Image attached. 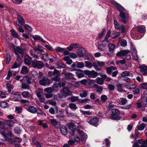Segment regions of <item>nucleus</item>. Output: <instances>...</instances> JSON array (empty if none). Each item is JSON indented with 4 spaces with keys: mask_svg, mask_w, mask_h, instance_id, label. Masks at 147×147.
Returning a JSON list of instances; mask_svg holds the SVG:
<instances>
[{
    "mask_svg": "<svg viewBox=\"0 0 147 147\" xmlns=\"http://www.w3.org/2000/svg\"><path fill=\"white\" fill-rule=\"evenodd\" d=\"M41 58L45 61H47L48 59V54L47 53L43 54Z\"/></svg>",
    "mask_w": 147,
    "mask_h": 147,
    "instance_id": "nucleus-49",
    "label": "nucleus"
},
{
    "mask_svg": "<svg viewBox=\"0 0 147 147\" xmlns=\"http://www.w3.org/2000/svg\"><path fill=\"white\" fill-rule=\"evenodd\" d=\"M60 91L64 95L67 96L71 95L72 94L71 92L67 87L62 88L61 89Z\"/></svg>",
    "mask_w": 147,
    "mask_h": 147,
    "instance_id": "nucleus-10",
    "label": "nucleus"
},
{
    "mask_svg": "<svg viewBox=\"0 0 147 147\" xmlns=\"http://www.w3.org/2000/svg\"><path fill=\"white\" fill-rule=\"evenodd\" d=\"M78 132L80 134L81 136V139L82 142H85L87 138V135L85 133L80 130H78Z\"/></svg>",
    "mask_w": 147,
    "mask_h": 147,
    "instance_id": "nucleus-8",
    "label": "nucleus"
},
{
    "mask_svg": "<svg viewBox=\"0 0 147 147\" xmlns=\"http://www.w3.org/2000/svg\"><path fill=\"white\" fill-rule=\"evenodd\" d=\"M126 87L129 89H135L136 86L135 84L128 85L126 86Z\"/></svg>",
    "mask_w": 147,
    "mask_h": 147,
    "instance_id": "nucleus-52",
    "label": "nucleus"
},
{
    "mask_svg": "<svg viewBox=\"0 0 147 147\" xmlns=\"http://www.w3.org/2000/svg\"><path fill=\"white\" fill-rule=\"evenodd\" d=\"M36 95L37 96L38 98H40L42 95V90L40 89H38L36 92Z\"/></svg>",
    "mask_w": 147,
    "mask_h": 147,
    "instance_id": "nucleus-37",
    "label": "nucleus"
},
{
    "mask_svg": "<svg viewBox=\"0 0 147 147\" xmlns=\"http://www.w3.org/2000/svg\"><path fill=\"white\" fill-rule=\"evenodd\" d=\"M32 67L38 69H41L44 66V64L42 62L38 61L36 59L32 61Z\"/></svg>",
    "mask_w": 147,
    "mask_h": 147,
    "instance_id": "nucleus-4",
    "label": "nucleus"
},
{
    "mask_svg": "<svg viewBox=\"0 0 147 147\" xmlns=\"http://www.w3.org/2000/svg\"><path fill=\"white\" fill-rule=\"evenodd\" d=\"M69 107L73 111L75 110L78 108L76 104L74 103H71L69 105Z\"/></svg>",
    "mask_w": 147,
    "mask_h": 147,
    "instance_id": "nucleus-33",
    "label": "nucleus"
},
{
    "mask_svg": "<svg viewBox=\"0 0 147 147\" xmlns=\"http://www.w3.org/2000/svg\"><path fill=\"white\" fill-rule=\"evenodd\" d=\"M80 112L84 115H92V113L89 111H83L81 110Z\"/></svg>",
    "mask_w": 147,
    "mask_h": 147,
    "instance_id": "nucleus-53",
    "label": "nucleus"
},
{
    "mask_svg": "<svg viewBox=\"0 0 147 147\" xmlns=\"http://www.w3.org/2000/svg\"><path fill=\"white\" fill-rule=\"evenodd\" d=\"M108 48L109 52H113V51L115 48V45L111 43H110L109 44Z\"/></svg>",
    "mask_w": 147,
    "mask_h": 147,
    "instance_id": "nucleus-27",
    "label": "nucleus"
},
{
    "mask_svg": "<svg viewBox=\"0 0 147 147\" xmlns=\"http://www.w3.org/2000/svg\"><path fill=\"white\" fill-rule=\"evenodd\" d=\"M62 73L65 76L64 78L65 80H76V78L74 77V75L70 72H66L64 71H63Z\"/></svg>",
    "mask_w": 147,
    "mask_h": 147,
    "instance_id": "nucleus-5",
    "label": "nucleus"
},
{
    "mask_svg": "<svg viewBox=\"0 0 147 147\" xmlns=\"http://www.w3.org/2000/svg\"><path fill=\"white\" fill-rule=\"evenodd\" d=\"M111 3L113 4L116 7H117L120 11V13L119 14V16L120 17L119 20L125 24L126 23L128 16V15L126 13L123 12L125 11V9L121 6L120 4L114 1L111 0Z\"/></svg>",
    "mask_w": 147,
    "mask_h": 147,
    "instance_id": "nucleus-1",
    "label": "nucleus"
},
{
    "mask_svg": "<svg viewBox=\"0 0 147 147\" xmlns=\"http://www.w3.org/2000/svg\"><path fill=\"white\" fill-rule=\"evenodd\" d=\"M32 38L35 41L40 40L41 42L45 43L46 42V41L44 40L39 35H33Z\"/></svg>",
    "mask_w": 147,
    "mask_h": 147,
    "instance_id": "nucleus-14",
    "label": "nucleus"
},
{
    "mask_svg": "<svg viewBox=\"0 0 147 147\" xmlns=\"http://www.w3.org/2000/svg\"><path fill=\"white\" fill-rule=\"evenodd\" d=\"M53 90L55 91L54 89L51 87L47 88H45L44 89L45 91L47 92L48 93H51L52 92Z\"/></svg>",
    "mask_w": 147,
    "mask_h": 147,
    "instance_id": "nucleus-41",
    "label": "nucleus"
},
{
    "mask_svg": "<svg viewBox=\"0 0 147 147\" xmlns=\"http://www.w3.org/2000/svg\"><path fill=\"white\" fill-rule=\"evenodd\" d=\"M50 83V80L47 77H43L40 80V84L44 86H48Z\"/></svg>",
    "mask_w": 147,
    "mask_h": 147,
    "instance_id": "nucleus-7",
    "label": "nucleus"
},
{
    "mask_svg": "<svg viewBox=\"0 0 147 147\" xmlns=\"http://www.w3.org/2000/svg\"><path fill=\"white\" fill-rule=\"evenodd\" d=\"M22 94L24 98L30 97V93L26 91H24L22 92Z\"/></svg>",
    "mask_w": 147,
    "mask_h": 147,
    "instance_id": "nucleus-46",
    "label": "nucleus"
},
{
    "mask_svg": "<svg viewBox=\"0 0 147 147\" xmlns=\"http://www.w3.org/2000/svg\"><path fill=\"white\" fill-rule=\"evenodd\" d=\"M145 126V124L143 123L137 126V129L139 130H142L144 129Z\"/></svg>",
    "mask_w": 147,
    "mask_h": 147,
    "instance_id": "nucleus-34",
    "label": "nucleus"
},
{
    "mask_svg": "<svg viewBox=\"0 0 147 147\" xmlns=\"http://www.w3.org/2000/svg\"><path fill=\"white\" fill-rule=\"evenodd\" d=\"M141 71L142 74H147V66L145 65H142L139 67Z\"/></svg>",
    "mask_w": 147,
    "mask_h": 147,
    "instance_id": "nucleus-19",
    "label": "nucleus"
},
{
    "mask_svg": "<svg viewBox=\"0 0 147 147\" xmlns=\"http://www.w3.org/2000/svg\"><path fill=\"white\" fill-rule=\"evenodd\" d=\"M24 78H25V80H26L28 84H30L32 82L31 81V79L28 76H25Z\"/></svg>",
    "mask_w": 147,
    "mask_h": 147,
    "instance_id": "nucleus-57",
    "label": "nucleus"
},
{
    "mask_svg": "<svg viewBox=\"0 0 147 147\" xmlns=\"http://www.w3.org/2000/svg\"><path fill=\"white\" fill-rule=\"evenodd\" d=\"M29 86L28 84L22 83V88L24 90L29 89Z\"/></svg>",
    "mask_w": 147,
    "mask_h": 147,
    "instance_id": "nucleus-45",
    "label": "nucleus"
},
{
    "mask_svg": "<svg viewBox=\"0 0 147 147\" xmlns=\"http://www.w3.org/2000/svg\"><path fill=\"white\" fill-rule=\"evenodd\" d=\"M32 59V57H30L29 55L26 56L24 59L25 63L29 65H30L31 63V61Z\"/></svg>",
    "mask_w": 147,
    "mask_h": 147,
    "instance_id": "nucleus-20",
    "label": "nucleus"
},
{
    "mask_svg": "<svg viewBox=\"0 0 147 147\" xmlns=\"http://www.w3.org/2000/svg\"><path fill=\"white\" fill-rule=\"evenodd\" d=\"M85 63L86 67L88 68H91L93 66L92 64L89 61H85Z\"/></svg>",
    "mask_w": 147,
    "mask_h": 147,
    "instance_id": "nucleus-39",
    "label": "nucleus"
},
{
    "mask_svg": "<svg viewBox=\"0 0 147 147\" xmlns=\"http://www.w3.org/2000/svg\"><path fill=\"white\" fill-rule=\"evenodd\" d=\"M108 39V38L106 39L105 38L104 40L102 41V44L106 46L107 43L109 42Z\"/></svg>",
    "mask_w": 147,
    "mask_h": 147,
    "instance_id": "nucleus-62",
    "label": "nucleus"
},
{
    "mask_svg": "<svg viewBox=\"0 0 147 147\" xmlns=\"http://www.w3.org/2000/svg\"><path fill=\"white\" fill-rule=\"evenodd\" d=\"M120 114V112L118 109H113L112 110V113L110 115L109 117L113 119L119 120L121 119V117L119 116Z\"/></svg>",
    "mask_w": 147,
    "mask_h": 147,
    "instance_id": "nucleus-3",
    "label": "nucleus"
},
{
    "mask_svg": "<svg viewBox=\"0 0 147 147\" xmlns=\"http://www.w3.org/2000/svg\"><path fill=\"white\" fill-rule=\"evenodd\" d=\"M1 134L3 136L4 138L7 141H8L11 143H12L13 142L12 140H11V138H10V137L12 136H13L11 132H9L7 135H6L3 131H2L1 132Z\"/></svg>",
    "mask_w": 147,
    "mask_h": 147,
    "instance_id": "nucleus-6",
    "label": "nucleus"
},
{
    "mask_svg": "<svg viewBox=\"0 0 147 147\" xmlns=\"http://www.w3.org/2000/svg\"><path fill=\"white\" fill-rule=\"evenodd\" d=\"M6 57V63L7 64H8L9 62L11 59V56L9 53H7Z\"/></svg>",
    "mask_w": 147,
    "mask_h": 147,
    "instance_id": "nucleus-42",
    "label": "nucleus"
},
{
    "mask_svg": "<svg viewBox=\"0 0 147 147\" xmlns=\"http://www.w3.org/2000/svg\"><path fill=\"white\" fill-rule=\"evenodd\" d=\"M86 57L87 59L90 61H92L94 60V57L90 54L88 55Z\"/></svg>",
    "mask_w": 147,
    "mask_h": 147,
    "instance_id": "nucleus-64",
    "label": "nucleus"
},
{
    "mask_svg": "<svg viewBox=\"0 0 147 147\" xmlns=\"http://www.w3.org/2000/svg\"><path fill=\"white\" fill-rule=\"evenodd\" d=\"M50 122L55 127L57 128L59 127L61 125L60 123L57 121L55 119H51Z\"/></svg>",
    "mask_w": 147,
    "mask_h": 147,
    "instance_id": "nucleus-12",
    "label": "nucleus"
},
{
    "mask_svg": "<svg viewBox=\"0 0 147 147\" xmlns=\"http://www.w3.org/2000/svg\"><path fill=\"white\" fill-rule=\"evenodd\" d=\"M120 44L121 46L123 47H125L127 45V42L125 40H122L120 42Z\"/></svg>",
    "mask_w": 147,
    "mask_h": 147,
    "instance_id": "nucleus-51",
    "label": "nucleus"
},
{
    "mask_svg": "<svg viewBox=\"0 0 147 147\" xmlns=\"http://www.w3.org/2000/svg\"><path fill=\"white\" fill-rule=\"evenodd\" d=\"M0 105L2 108H5L8 106V104L7 102L3 101L0 103Z\"/></svg>",
    "mask_w": 147,
    "mask_h": 147,
    "instance_id": "nucleus-47",
    "label": "nucleus"
},
{
    "mask_svg": "<svg viewBox=\"0 0 147 147\" xmlns=\"http://www.w3.org/2000/svg\"><path fill=\"white\" fill-rule=\"evenodd\" d=\"M114 25L115 28L117 30H121V25H120L117 22V20H114Z\"/></svg>",
    "mask_w": 147,
    "mask_h": 147,
    "instance_id": "nucleus-29",
    "label": "nucleus"
},
{
    "mask_svg": "<svg viewBox=\"0 0 147 147\" xmlns=\"http://www.w3.org/2000/svg\"><path fill=\"white\" fill-rule=\"evenodd\" d=\"M27 110L32 113H35L37 111L36 108L33 106H29L27 109Z\"/></svg>",
    "mask_w": 147,
    "mask_h": 147,
    "instance_id": "nucleus-18",
    "label": "nucleus"
},
{
    "mask_svg": "<svg viewBox=\"0 0 147 147\" xmlns=\"http://www.w3.org/2000/svg\"><path fill=\"white\" fill-rule=\"evenodd\" d=\"M42 48V47L40 45H38L36 46V48H34V51L36 52L38 51L41 54H42L44 52V51Z\"/></svg>",
    "mask_w": 147,
    "mask_h": 147,
    "instance_id": "nucleus-23",
    "label": "nucleus"
},
{
    "mask_svg": "<svg viewBox=\"0 0 147 147\" xmlns=\"http://www.w3.org/2000/svg\"><path fill=\"white\" fill-rule=\"evenodd\" d=\"M130 73L129 71H125L123 72L121 75V76L123 77H125L128 76L130 75Z\"/></svg>",
    "mask_w": 147,
    "mask_h": 147,
    "instance_id": "nucleus-43",
    "label": "nucleus"
},
{
    "mask_svg": "<svg viewBox=\"0 0 147 147\" xmlns=\"http://www.w3.org/2000/svg\"><path fill=\"white\" fill-rule=\"evenodd\" d=\"M60 76L56 75L55 77L51 78V79L53 80L56 81H58L60 80L59 76Z\"/></svg>",
    "mask_w": 147,
    "mask_h": 147,
    "instance_id": "nucleus-60",
    "label": "nucleus"
},
{
    "mask_svg": "<svg viewBox=\"0 0 147 147\" xmlns=\"http://www.w3.org/2000/svg\"><path fill=\"white\" fill-rule=\"evenodd\" d=\"M87 121L91 125L96 127L98 125V121L97 118L96 117L93 118L90 120L88 119Z\"/></svg>",
    "mask_w": 147,
    "mask_h": 147,
    "instance_id": "nucleus-9",
    "label": "nucleus"
},
{
    "mask_svg": "<svg viewBox=\"0 0 147 147\" xmlns=\"http://www.w3.org/2000/svg\"><path fill=\"white\" fill-rule=\"evenodd\" d=\"M76 74L79 78H81L83 77L84 75L82 73L79 72L78 71L76 72Z\"/></svg>",
    "mask_w": 147,
    "mask_h": 147,
    "instance_id": "nucleus-61",
    "label": "nucleus"
},
{
    "mask_svg": "<svg viewBox=\"0 0 147 147\" xmlns=\"http://www.w3.org/2000/svg\"><path fill=\"white\" fill-rule=\"evenodd\" d=\"M120 34L119 32H117L114 33L112 34L111 35V37L113 38H115L118 37Z\"/></svg>",
    "mask_w": 147,
    "mask_h": 147,
    "instance_id": "nucleus-50",
    "label": "nucleus"
},
{
    "mask_svg": "<svg viewBox=\"0 0 147 147\" xmlns=\"http://www.w3.org/2000/svg\"><path fill=\"white\" fill-rule=\"evenodd\" d=\"M138 31L141 33H144L145 32V29L144 26H140L137 28Z\"/></svg>",
    "mask_w": 147,
    "mask_h": 147,
    "instance_id": "nucleus-30",
    "label": "nucleus"
},
{
    "mask_svg": "<svg viewBox=\"0 0 147 147\" xmlns=\"http://www.w3.org/2000/svg\"><path fill=\"white\" fill-rule=\"evenodd\" d=\"M96 83L100 85H102L104 83V80L103 79L100 77H98L96 79Z\"/></svg>",
    "mask_w": 147,
    "mask_h": 147,
    "instance_id": "nucleus-32",
    "label": "nucleus"
},
{
    "mask_svg": "<svg viewBox=\"0 0 147 147\" xmlns=\"http://www.w3.org/2000/svg\"><path fill=\"white\" fill-rule=\"evenodd\" d=\"M63 60L66 61L67 63L70 65L72 62V61L70 59V57L68 56H66L64 57Z\"/></svg>",
    "mask_w": 147,
    "mask_h": 147,
    "instance_id": "nucleus-25",
    "label": "nucleus"
},
{
    "mask_svg": "<svg viewBox=\"0 0 147 147\" xmlns=\"http://www.w3.org/2000/svg\"><path fill=\"white\" fill-rule=\"evenodd\" d=\"M28 70L27 67L25 66H24L22 67L21 73L23 74H26L28 73Z\"/></svg>",
    "mask_w": 147,
    "mask_h": 147,
    "instance_id": "nucleus-31",
    "label": "nucleus"
},
{
    "mask_svg": "<svg viewBox=\"0 0 147 147\" xmlns=\"http://www.w3.org/2000/svg\"><path fill=\"white\" fill-rule=\"evenodd\" d=\"M17 18L19 23L21 25H23L25 23V20L22 16L19 14H17Z\"/></svg>",
    "mask_w": 147,
    "mask_h": 147,
    "instance_id": "nucleus-21",
    "label": "nucleus"
},
{
    "mask_svg": "<svg viewBox=\"0 0 147 147\" xmlns=\"http://www.w3.org/2000/svg\"><path fill=\"white\" fill-rule=\"evenodd\" d=\"M24 26L25 29L28 31L31 32L32 30V28L28 24H25Z\"/></svg>",
    "mask_w": 147,
    "mask_h": 147,
    "instance_id": "nucleus-48",
    "label": "nucleus"
},
{
    "mask_svg": "<svg viewBox=\"0 0 147 147\" xmlns=\"http://www.w3.org/2000/svg\"><path fill=\"white\" fill-rule=\"evenodd\" d=\"M79 46V45L77 44H73L71 45L69 47H67V48L69 51H71L74 48H78Z\"/></svg>",
    "mask_w": 147,
    "mask_h": 147,
    "instance_id": "nucleus-22",
    "label": "nucleus"
},
{
    "mask_svg": "<svg viewBox=\"0 0 147 147\" xmlns=\"http://www.w3.org/2000/svg\"><path fill=\"white\" fill-rule=\"evenodd\" d=\"M93 86L97 89V91L98 92L101 93L103 89L101 86H98L96 84H94Z\"/></svg>",
    "mask_w": 147,
    "mask_h": 147,
    "instance_id": "nucleus-26",
    "label": "nucleus"
},
{
    "mask_svg": "<svg viewBox=\"0 0 147 147\" xmlns=\"http://www.w3.org/2000/svg\"><path fill=\"white\" fill-rule=\"evenodd\" d=\"M129 52V50H122L118 53L116 55L118 57L125 56Z\"/></svg>",
    "mask_w": 147,
    "mask_h": 147,
    "instance_id": "nucleus-13",
    "label": "nucleus"
},
{
    "mask_svg": "<svg viewBox=\"0 0 147 147\" xmlns=\"http://www.w3.org/2000/svg\"><path fill=\"white\" fill-rule=\"evenodd\" d=\"M39 100L41 102L43 103L44 104L46 103L47 102V101L46 99L44 97H40L39 98Z\"/></svg>",
    "mask_w": 147,
    "mask_h": 147,
    "instance_id": "nucleus-63",
    "label": "nucleus"
},
{
    "mask_svg": "<svg viewBox=\"0 0 147 147\" xmlns=\"http://www.w3.org/2000/svg\"><path fill=\"white\" fill-rule=\"evenodd\" d=\"M69 128L71 131H70L72 135L74 134L75 133L74 130L79 129L81 128L82 126L80 125L79 123H70L69 124Z\"/></svg>",
    "mask_w": 147,
    "mask_h": 147,
    "instance_id": "nucleus-2",
    "label": "nucleus"
},
{
    "mask_svg": "<svg viewBox=\"0 0 147 147\" xmlns=\"http://www.w3.org/2000/svg\"><path fill=\"white\" fill-rule=\"evenodd\" d=\"M60 130L63 135H66L67 134V129L65 125H62L60 127Z\"/></svg>",
    "mask_w": 147,
    "mask_h": 147,
    "instance_id": "nucleus-17",
    "label": "nucleus"
},
{
    "mask_svg": "<svg viewBox=\"0 0 147 147\" xmlns=\"http://www.w3.org/2000/svg\"><path fill=\"white\" fill-rule=\"evenodd\" d=\"M22 109L20 107H16V111L18 113H20L22 111Z\"/></svg>",
    "mask_w": 147,
    "mask_h": 147,
    "instance_id": "nucleus-59",
    "label": "nucleus"
},
{
    "mask_svg": "<svg viewBox=\"0 0 147 147\" xmlns=\"http://www.w3.org/2000/svg\"><path fill=\"white\" fill-rule=\"evenodd\" d=\"M98 47L99 50L102 51H104L106 49V46L102 44L99 45Z\"/></svg>",
    "mask_w": 147,
    "mask_h": 147,
    "instance_id": "nucleus-36",
    "label": "nucleus"
},
{
    "mask_svg": "<svg viewBox=\"0 0 147 147\" xmlns=\"http://www.w3.org/2000/svg\"><path fill=\"white\" fill-rule=\"evenodd\" d=\"M70 99L71 101L73 102L77 101L78 100V96H72L71 97Z\"/></svg>",
    "mask_w": 147,
    "mask_h": 147,
    "instance_id": "nucleus-56",
    "label": "nucleus"
},
{
    "mask_svg": "<svg viewBox=\"0 0 147 147\" xmlns=\"http://www.w3.org/2000/svg\"><path fill=\"white\" fill-rule=\"evenodd\" d=\"M66 114L67 117H72V118H74L75 116L72 113H69L67 110H66Z\"/></svg>",
    "mask_w": 147,
    "mask_h": 147,
    "instance_id": "nucleus-54",
    "label": "nucleus"
},
{
    "mask_svg": "<svg viewBox=\"0 0 147 147\" xmlns=\"http://www.w3.org/2000/svg\"><path fill=\"white\" fill-rule=\"evenodd\" d=\"M14 48L13 49V50L15 52V53L16 55H17V59H20L19 58V56L18 55V54H21L23 51V50L22 48H20L19 47H15L14 46Z\"/></svg>",
    "mask_w": 147,
    "mask_h": 147,
    "instance_id": "nucleus-11",
    "label": "nucleus"
},
{
    "mask_svg": "<svg viewBox=\"0 0 147 147\" xmlns=\"http://www.w3.org/2000/svg\"><path fill=\"white\" fill-rule=\"evenodd\" d=\"M99 74L97 72L94 70H92L91 71L89 77L92 78H95Z\"/></svg>",
    "mask_w": 147,
    "mask_h": 147,
    "instance_id": "nucleus-28",
    "label": "nucleus"
},
{
    "mask_svg": "<svg viewBox=\"0 0 147 147\" xmlns=\"http://www.w3.org/2000/svg\"><path fill=\"white\" fill-rule=\"evenodd\" d=\"M76 65L77 67L81 68L84 66V63L83 62H77Z\"/></svg>",
    "mask_w": 147,
    "mask_h": 147,
    "instance_id": "nucleus-40",
    "label": "nucleus"
},
{
    "mask_svg": "<svg viewBox=\"0 0 147 147\" xmlns=\"http://www.w3.org/2000/svg\"><path fill=\"white\" fill-rule=\"evenodd\" d=\"M14 124V121L10 120H5L3 122L4 125H6L10 127H13Z\"/></svg>",
    "mask_w": 147,
    "mask_h": 147,
    "instance_id": "nucleus-15",
    "label": "nucleus"
},
{
    "mask_svg": "<svg viewBox=\"0 0 147 147\" xmlns=\"http://www.w3.org/2000/svg\"><path fill=\"white\" fill-rule=\"evenodd\" d=\"M6 86L8 89V91L9 92H10L11 90L13 89V88L12 85L9 83L6 84Z\"/></svg>",
    "mask_w": 147,
    "mask_h": 147,
    "instance_id": "nucleus-38",
    "label": "nucleus"
},
{
    "mask_svg": "<svg viewBox=\"0 0 147 147\" xmlns=\"http://www.w3.org/2000/svg\"><path fill=\"white\" fill-rule=\"evenodd\" d=\"M55 50L57 52H62L64 51L65 49L59 47H57L55 48Z\"/></svg>",
    "mask_w": 147,
    "mask_h": 147,
    "instance_id": "nucleus-44",
    "label": "nucleus"
},
{
    "mask_svg": "<svg viewBox=\"0 0 147 147\" xmlns=\"http://www.w3.org/2000/svg\"><path fill=\"white\" fill-rule=\"evenodd\" d=\"M123 84H120L119 82H118L116 84L117 90L118 92H125V91L123 89Z\"/></svg>",
    "mask_w": 147,
    "mask_h": 147,
    "instance_id": "nucleus-16",
    "label": "nucleus"
},
{
    "mask_svg": "<svg viewBox=\"0 0 147 147\" xmlns=\"http://www.w3.org/2000/svg\"><path fill=\"white\" fill-rule=\"evenodd\" d=\"M11 32L12 33V36L16 38H18V36L17 34V32H16L15 31L13 30H11Z\"/></svg>",
    "mask_w": 147,
    "mask_h": 147,
    "instance_id": "nucleus-55",
    "label": "nucleus"
},
{
    "mask_svg": "<svg viewBox=\"0 0 147 147\" xmlns=\"http://www.w3.org/2000/svg\"><path fill=\"white\" fill-rule=\"evenodd\" d=\"M88 91L86 90H83L82 91V93L80 95V96L82 98L85 97L87 96Z\"/></svg>",
    "mask_w": 147,
    "mask_h": 147,
    "instance_id": "nucleus-35",
    "label": "nucleus"
},
{
    "mask_svg": "<svg viewBox=\"0 0 147 147\" xmlns=\"http://www.w3.org/2000/svg\"><path fill=\"white\" fill-rule=\"evenodd\" d=\"M138 142L140 144H142L141 145V147H147V139L145 141L140 140H139Z\"/></svg>",
    "mask_w": 147,
    "mask_h": 147,
    "instance_id": "nucleus-24",
    "label": "nucleus"
},
{
    "mask_svg": "<svg viewBox=\"0 0 147 147\" xmlns=\"http://www.w3.org/2000/svg\"><path fill=\"white\" fill-rule=\"evenodd\" d=\"M127 100L125 98H121V102L122 105H124L127 102Z\"/></svg>",
    "mask_w": 147,
    "mask_h": 147,
    "instance_id": "nucleus-58",
    "label": "nucleus"
}]
</instances>
